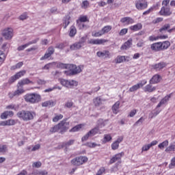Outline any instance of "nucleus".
I'll use <instances>...</instances> for the list:
<instances>
[{
    "mask_svg": "<svg viewBox=\"0 0 175 175\" xmlns=\"http://www.w3.org/2000/svg\"><path fill=\"white\" fill-rule=\"evenodd\" d=\"M25 102L29 103H38L40 102L41 97L37 93L27 94L24 96Z\"/></svg>",
    "mask_w": 175,
    "mask_h": 175,
    "instance_id": "7ed1b4c3",
    "label": "nucleus"
},
{
    "mask_svg": "<svg viewBox=\"0 0 175 175\" xmlns=\"http://www.w3.org/2000/svg\"><path fill=\"white\" fill-rule=\"evenodd\" d=\"M165 152H174L175 151V142L172 143L170 144L168 147L166 148L165 149Z\"/></svg>",
    "mask_w": 175,
    "mask_h": 175,
    "instance_id": "473e14b6",
    "label": "nucleus"
},
{
    "mask_svg": "<svg viewBox=\"0 0 175 175\" xmlns=\"http://www.w3.org/2000/svg\"><path fill=\"white\" fill-rule=\"evenodd\" d=\"M120 101H117L113 105L112 110H113V113H114V114L118 113V109H120Z\"/></svg>",
    "mask_w": 175,
    "mask_h": 175,
    "instance_id": "7c9ffc66",
    "label": "nucleus"
},
{
    "mask_svg": "<svg viewBox=\"0 0 175 175\" xmlns=\"http://www.w3.org/2000/svg\"><path fill=\"white\" fill-rule=\"evenodd\" d=\"M5 109H7V110H14L15 111H17V110L20 109V105L16 104H10L6 106Z\"/></svg>",
    "mask_w": 175,
    "mask_h": 175,
    "instance_id": "c756f323",
    "label": "nucleus"
},
{
    "mask_svg": "<svg viewBox=\"0 0 175 175\" xmlns=\"http://www.w3.org/2000/svg\"><path fill=\"white\" fill-rule=\"evenodd\" d=\"M86 145L88 146V147H90V148H95V147L100 146L95 142H88L86 144Z\"/></svg>",
    "mask_w": 175,
    "mask_h": 175,
    "instance_id": "6e6d98bb",
    "label": "nucleus"
},
{
    "mask_svg": "<svg viewBox=\"0 0 175 175\" xmlns=\"http://www.w3.org/2000/svg\"><path fill=\"white\" fill-rule=\"evenodd\" d=\"M86 40L87 36L82 37L79 42L70 45V50H80V49L84 46V43H85Z\"/></svg>",
    "mask_w": 175,
    "mask_h": 175,
    "instance_id": "39448f33",
    "label": "nucleus"
},
{
    "mask_svg": "<svg viewBox=\"0 0 175 175\" xmlns=\"http://www.w3.org/2000/svg\"><path fill=\"white\" fill-rule=\"evenodd\" d=\"M109 40L105 39H90L88 41L90 44H105V43H107Z\"/></svg>",
    "mask_w": 175,
    "mask_h": 175,
    "instance_id": "a211bd4d",
    "label": "nucleus"
},
{
    "mask_svg": "<svg viewBox=\"0 0 175 175\" xmlns=\"http://www.w3.org/2000/svg\"><path fill=\"white\" fill-rule=\"evenodd\" d=\"M171 96L172 95L170 94L165 96L161 100L159 103L157 105V107H161V106H163V105H167L169 99H170Z\"/></svg>",
    "mask_w": 175,
    "mask_h": 175,
    "instance_id": "4be33fe9",
    "label": "nucleus"
},
{
    "mask_svg": "<svg viewBox=\"0 0 175 175\" xmlns=\"http://www.w3.org/2000/svg\"><path fill=\"white\" fill-rule=\"evenodd\" d=\"M101 31H103V35L105 33H109L111 31V26L107 25L102 28Z\"/></svg>",
    "mask_w": 175,
    "mask_h": 175,
    "instance_id": "ea45409f",
    "label": "nucleus"
},
{
    "mask_svg": "<svg viewBox=\"0 0 175 175\" xmlns=\"http://www.w3.org/2000/svg\"><path fill=\"white\" fill-rule=\"evenodd\" d=\"M142 28H143V25H142V23H137L136 25L129 27V29H131V31H133V32L140 31Z\"/></svg>",
    "mask_w": 175,
    "mask_h": 175,
    "instance_id": "bb28decb",
    "label": "nucleus"
},
{
    "mask_svg": "<svg viewBox=\"0 0 175 175\" xmlns=\"http://www.w3.org/2000/svg\"><path fill=\"white\" fill-rule=\"evenodd\" d=\"M75 140L74 139H70L68 142H64L61 145L58 146V148H64V147H69V146H72L74 144Z\"/></svg>",
    "mask_w": 175,
    "mask_h": 175,
    "instance_id": "c85d7f7f",
    "label": "nucleus"
},
{
    "mask_svg": "<svg viewBox=\"0 0 175 175\" xmlns=\"http://www.w3.org/2000/svg\"><path fill=\"white\" fill-rule=\"evenodd\" d=\"M169 146V141L167 139L165 140L164 142H163L162 143H160L158 145L159 148H160V150H163V148H165V147H167Z\"/></svg>",
    "mask_w": 175,
    "mask_h": 175,
    "instance_id": "c9c22d12",
    "label": "nucleus"
},
{
    "mask_svg": "<svg viewBox=\"0 0 175 175\" xmlns=\"http://www.w3.org/2000/svg\"><path fill=\"white\" fill-rule=\"evenodd\" d=\"M148 7V3L146 0H137L135 1V8L137 10H144Z\"/></svg>",
    "mask_w": 175,
    "mask_h": 175,
    "instance_id": "6e6552de",
    "label": "nucleus"
},
{
    "mask_svg": "<svg viewBox=\"0 0 175 175\" xmlns=\"http://www.w3.org/2000/svg\"><path fill=\"white\" fill-rule=\"evenodd\" d=\"M14 116V112L13 111H5L1 115V120H6L8 117H13Z\"/></svg>",
    "mask_w": 175,
    "mask_h": 175,
    "instance_id": "b1692460",
    "label": "nucleus"
},
{
    "mask_svg": "<svg viewBox=\"0 0 175 175\" xmlns=\"http://www.w3.org/2000/svg\"><path fill=\"white\" fill-rule=\"evenodd\" d=\"M25 73H27V71H25V70H23L17 72L16 75H14V76L16 78V80H18V79H21V77L25 76Z\"/></svg>",
    "mask_w": 175,
    "mask_h": 175,
    "instance_id": "e433bc0d",
    "label": "nucleus"
},
{
    "mask_svg": "<svg viewBox=\"0 0 175 175\" xmlns=\"http://www.w3.org/2000/svg\"><path fill=\"white\" fill-rule=\"evenodd\" d=\"M97 57L98 58H111V54L110 53V51L107 50H104L103 51H99L96 53Z\"/></svg>",
    "mask_w": 175,
    "mask_h": 175,
    "instance_id": "4468645a",
    "label": "nucleus"
},
{
    "mask_svg": "<svg viewBox=\"0 0 175 175\" xmlns=\"http://www.w3.org/2000/svg\"><path fill=\"white\" fill-rule=\"evenodd\" d=\"M106 172V168L105 167H101L97 172L96 175H103V173Z\"/></svg>",
    "mask_w": 175,
    "mask_h": 175,
    "instance_id": "4d7b16f0",
    "label": "nucleus"
},
{
    "mask_svg": "<svg viewBox=\"0 0 175 175\" xmlns=\"http://www.w3.org/2000/svg\"><path fill=\"white\" fill-rule=\"evenodd\" d=\"M36 116L35 112L31 111L21 110L17 112L16 116L23 121H31Z\"/></svg>",
    "mask_w": 175,
    "mask_h": 175,
    "instance_id": "f03ea898",
    "label": "nucleus"
},
{
    "mask_svg": "<svg viewBox=\"0 0 175 175\" xmlns=\"http://www.w3.org/2000/svg\"><path fill=\"white\" fill-rule=\"evenodd\" d=\"M146 118L144 117H141L134 124L133 126H139V125H142L143 122H144V120Z\"/></svg>",
    "mask_w": 175,
    "mask_h": 175,
    "instance_id": "09e8293b",
    "label": "nucleus"
},
{
    "mask_svg": "<svg viewBox=\"0 0 175 175\" xmlns=\"http://www.w3.org/2000/svg\"><path fill=\"white\" fill-rule=\"evenodd\" d=\"M59 81L62 84V85H63V87H66L67 88L69 87V80L59 79Z\"/></svg>",
    "mask_w": 175,
    "mask_h": 175,
    "instance_id": "a19ab883",
    "label": "nucleus"
},
{
    "mask_svg": "<svg viewBox=\"0 0 175 175\" xmlns=\"http://www.w3.org/2000/svg\"><path fill=\"white\" fill-rule=\"evenodd\" d=\"M83 128V124H78L74 127H72L70 130V132H79L80 129Z\"/></svg>",
    "mask_w": 175,
    "mask_h": 175,
    "instance_id": "49530a36",
    "label": "nucleus"
},
{
    "mask_svg": "<svg viewBox=\"0 0 175 175\" xmlns=\"http://www.w3.org/2000/svg\"><path fill=\"white\" fill-rule=\"evenodd\" d=\"M151 84H153V83H149L144 88V92L151 93V92H154V91H157V87L152 86V85Z\"/></svg>",
    "mask_w": 175,
    "mask_h": 175,
    "instance_id": "5701e85b",
    "label": "nucleus"
},
{
    "mask_svg": "<svg viewBox=\"0 0 175 175\" xmlns=\"http://www.w3.org/2000/svg\"><path fill=\"white\" fill-rule=\"evenodd\" d=\"M23 65H24V63H23V62H18L15 66H12L11 69L12 70H14L15 69H20V68H21Z\"/></svg>",
    "mask_w": 175,
    "mask_h": 175,
    "instance_id": "5fc2aeb1",
    "label": "nucleus"
},
{
    "mask_svg": "<svg viewBox=\"0 0 175 175\" xmlns=\"http://www.w3.org/2000/svg\"><path fill=\"white\" fill-rule=\"evenodd\" d=\"M131 57L129 56L118 55L115 59L116 64H122V62H129Z\"/></svg>",
    "mask_w": 175,
    "mask_h": 175,
    "instance_id": "dca6fc26",
    "label": "nucleus"
},
{
    "mask_svg": "<svg viewBox=\"0 0 175 175\" xmlns=\"http://www.w3.org/2000/svg\"><path fill=\"white\" fill-rule=\"evenodd\" d=\"M17 122L14 119H9L5 121H0V126H13L16 125Z\"/></svg>",
    "mask_w": 175,
    "mask_h": 175,
    "instance_id": "2eb2a0df",
    "label": "nucleus"
},
{
    "mask_svg": "<svg viewBox=\"0 0 175 175\" xmlns=\"http://www.w3.org/2000/svg\"><path fill=\"white\" fill-rule=\"evenodd\" d=\"M118 147H120V144H118V142H116V141L113 143H112L111 144L112 150H118Z\"/></svg>",
    "mask_w": 175,
    "mask_h": 175,
    "instance_id": "69168bd1",
    "label": "nucleus"
},
{
    "mask_svg": "<svg viewBox=\"0 0 175 175\" xmlns=\"http://www.w3.org/2000/svg\"><path fill=\"white\" fill-rule=\"evenodd\" d=\"M166 66V63L165 62H160L154 65V69L157 70H161L163 69Z\"/></svg>",
    "mask_w": 175,
    "mask_h": 175,
    "instance_id": "72a5a7b5",
    "label": "nucleus"
},
{
    "mask_svg": "<svg viewBox=\"0 0 175 175\" xmlns=\"http://www.w3.org/2000/svg\"><path fill=\"white\" fill-rule=\"evenodd\" d=\"M151 148V146L149 144L144 145L142 148V152H144V151H148Z\"/></svg>",
    "mask_w": 175,
    "mask_h": 175,
    "instance_id": "680f3d73",
    "label": "nucleus"
},
{
    "mask_svg": "<svg viewBox=\"0 0 175 175\" xmlns=\"http://www.w3.org/2000/svg\"><path fill=\"white\" fill-rule=\"evenodd\" d=\"M14 96H17L15 91L10 92L8 93V98H10V99H13V98H14Z\"/></svg>",
    "mask_w": 175,
    "mask_h": 175,
    "instance_id": "338daca9",
    "label": "nucleus"
},
{
    "mask_svg": "<svg viewBox=\"0 0 175 175\" xmlns=\"http://www.w3.org/2000/svg\"><path fill=\"white\" fill-rule=\"evenodd\" d=\"M78 84H79V82L75 80L68 81V88H72V87H77Z\"/></svg>",
    "mask_w": 175,
    "mask_h": 175,
    "instance_id": "37998d69",
    "label": "nucleus"
},
{
    "mask_svg": "<svg viewBox=\"0 0 175 175\" xmlns=\"http://www.w3.org/2000/svg\"><path fill=\"white\" fill-rule=\"evenodd\" d=\"M64 118V115L62 114H59V115H55V116L53 119V122H58L59 120H62Z\"/></svg>",
    "mask_w": 175,
    "mask_h": 175,
    "instance_id": "8fccbe9b",
    "label": "nucleus"
},
{
    "mask_svg": "<svg viewBox=\"0 0 175 175\" xmlns=\"http://www.w3.org/2000/svg\"><path fill=\"white\" fill-rule=\"evenodd\" d=\"M59 129L60 133H65L68 129H69V122H66V120H62L59 124Z\"/></svg>",
    "mask_w": 175,
    "mask_h": 175,
    "instance_id": "9d476101",
    "label": "nucleus"
},
{
    "mask_svg": "<svg viewBox=\"0 0 175 175\" xmlns=\"http://www.w3.org/2000/svg\"><path fill=\"white\" fill-rule=\"evenodd\" d=\"M169 28H170V25L165 24L159 29V31L161 32L162 33H163V32H165V31H167V29H169Z\"/></svg>",
    "mask_w": 175,
    "mask_h": 175,
    "instance_id": "603ef678",
    "label": "nucleus"
},
{
    "mask_svg": "<svg viewBox=\"0 0 175 175\" xmlns=\"http://www.w3.org/2000/svg\"><path fill=\"white\" fill-rule=\"evenodd\" d=\"M171 96L172 95L170 94L165 96L161 100L159 103L157 105V107H161V106H163V105H167L169 99H170Z\"/></svg>",
    "mask_w": 175,
    "mask_h": 175,
    "instance_id": "412c9836",
    "label": "nucleus"
},
{
    "mask_svg": "<svg viewBox=\"0 0 175 175\" xmlns=\"http://www.w3.org/2000/svg\"><path fill=\"white\" fill-rule=\"evenodd\" d=\"M103 35L104 34L102 30H100L98 31H94L92 33V36H94V38H100V36Z\"/></svg>",
    "mask_w": 175,
    "mask_h": 175,
    "instance_id": "de8ad7c7",
    "label": "nucleus"
},
{
    "mask_svg": "<svg viewBox=\"0 0 175 175\" xmlns=\"http://www.w3.org/2000/svg\"><path fill=\"white\" fill-rule=\"evenodd\" d=\"M76 33H77V29H76V27L74 25L71 26L70 28L69 36L73 38Z\"/></svg>",
    "mask_w": 175,
    "mask_h": 175,
    "instance_id": "f704fd0d",
    "label": "nucleus"
},
{
    "mask_svg": "<svg viewBox=\"0 0 175 175\" xmlns=\"http://www.w3.org/2000/svg\"><path fill=\"white\" fill-rule=\"evenodd\" d=\"M106 124H107V120L100 119L98 121V125L99 128H103V126H106Z\"/></svg>",
    "mask_w": 175,
    "mask_h": 175,
    "instance_id": "a18cd8bd",
    "label": "nucleus"
},
{
    "mask_svg": "<svg viewBox=\"0 0 175 175\" xmlns=\"http://www.w3.org/2000/svg\"><path fill=\"white\" fill-rule=\"evenodd\" d=\"M132 38L129 39L123 45H122L120 49L122 50H127V49H130L131 46H132Z\"/></svg>",
    "mask_w": 175,
    "mask_h": 175,
    "instance_id": "cd10ccee",
    "label": "nucleus"
},
{
    "mask_svg": "<svg viewBox=\"0 0 175 175\" xmlns=\"http://www.w3.org/2000/svg\"><path fill=\"white\" fill-rule=\"evenodd\" d=\"M174 166H175V157L172 159L171 163L169 165V167H170V169H173V167H174Z\"/></svg>",
    "mask_w": 175,
    "mask_h": 175,
    "instance_id": "774afa93",
    "label": "nucleus"
},
{
    "mask_svg": "<svg viewBox=\"0 0 175 175\" xmlns=\"http://www.w3.org/2000/svg\"><path fill=\"white\" fill-rule=\"evenodd\" d=\"M90 6V2L88 1H83L82 2L81 8L82 9H87Z\"/></svg>",
    "mask_w": 175,
    "mask_h": 175,
    "instance_id": "052dcab7",
    "label": "nucleus"
},
{
    "mask_svg": "<svg viewBox=\"0 0 175 175\" xmlns=\"http://www.w3.org/2000/svg\"><path fill=\"white\" fill-rule=\"evenodd\" d=\"M2 36L6 39V40H10L13 38V29L7 27L2 31Z\"/></svg>",
    "mask_w": 175,
    "mask_h": 175,
    "instance_id": "1a4fd4ad",
    "label": "nucleus"
},
{
    "mask_svg": "<svg viewBox=\"0 0 175 175\" xmlns=\"http://www.w3.org/2000/svg\"><path fill=\"white\" fill-rule=\"evenodd\" d=\"M93 103L95 106H100L102 105V98L100 97H96L93 99Z\"/></svg>",
    "mask_w": 175,
    "mask_h": 175,
    "instance_id": "4c0bfd02",
    "label": "nucleus"
},
{
    "mask_svg": "<svg viewBox=\"0 0 175 175\" xmlns=\"http://www.w3.org/2000/svg\"><path fill=\"white\" fill-rule=\"evenodd\" d=\"M28 84H33V82L29 80L28 78L23 79L18 82L16 85L17 88L24 87V85H28Z\"/></svg>",
    "mask_w": 175,
    "mask_h": 175,
    "instance_id": "f3484780",
    "label": "nucleus"
},
{
    "mask_svg": "<svg viewBox=\"0 0 175 175\" xmlns=\"http://www.w3.org/2000/svg\"><path fill=\"white\" fill-rule=\"evenodd\" d=\"M65 67L70 69L69 71H65V73H66V75H70L72 76H73V75H77L79 73H81V72L83 70V66H77L74 64H67Z\"/></svg>",
    "mask_w": 175,
    "mask_h": 175,
    "instance_id": "20e7f679",
    "label": "nucleus"
},
{
    "mask_svg": "<svg viewBox=\"0 0 175 175\" xmlns=\"http://www.w3.org/2000/svg\"><path fill=\"white\" fill-rule=\"evenodd\" d=\"M120 23L124 25V27H128V25L135 24V19L129 16H126L120 19Z\"/></svg>",
    "mask_w": 175,
    "mask_h": 175,
    "instance_id": "ddd939ff",
    "label": "nucleus"
},
{
    "mask_svg": "<svg viewBox=\"0 0 175 175\" xmlns=\"http://www.w3.org/2000/svg\"><path fill=\"white\" fill-rule=\"evenodd\" d=\"M16 80H17V79L16 78V76L14 75L8 79V82L7 83H4V85L5 87H7V85H11V84H13Z\"/></svg>",
    "mask_w": 175,
    "mask_h": 175,
    "instance_id": "58836bf2",
    "label": "nucleus"
},
{
    "mask_svg": "<svg viewBox=\"0 0 175 175\" xmlns=\"http://www.w3.org/2000/svg\"><path fill=\"white\" fill-rule=\"evenodd\" d=\"M64 29H66L70 24V16L67 15L64 17Z\"/></svg>",
    "mask_w": 175,
    "mask_h": 175,
    "instance_id": "c03bdc74",
    "label": "nucleus"
},
{
    "mask_svg": "<svg viewBox=\"0 0 175 175\" xmlns=\"http://www.w3.org/2000/svg\"><path fill=\"white\" fill-rule=\"evenodd\" d=\"M168 47H170V42L163 41L154 42L150 44V49L152 51L158 53V51H163V50H167Z\"/></svg>",
    "mask_w": 175,
    "mask_h": 175,
    "instance_id": "f257e3e1",
    "label": "nucleus"
},
{
    "mask_svg": "<svg viewBox=\"0 0 175 175\" xmlns=\"http://www.w3.org/2000/svg\"><path fill=\"white\" fill-rule=\"evenodd\" d=\"M111 139V135H110L109 134H105L104 135V139L103 141V143H109V142H110Z\"/></svg>",
    "mask_w": 175,
    "mask_h": 175,
    "instance_id": "3c124183",
    "label": "nucleus"
},
{
    "mask_svg": "<svg viewBox=\"0 0 175 175\" xmlns=\"http://www.w3.org/2000/svg\"><path fill=\"white\" fill-rule=\"evenodd\" d=\"M24 92H25V90H24V88L20 87L18 88V89L16 90H15V94L16 95V96H20V95H23V94H24Z\"/></svg>",
    "mask_w": 175,
    "mask_h": 175,
    "instance_id": "79ce46f5",
    "label": "nucleus"
},
{
    "mask_svg": "<svg viewBox=\"0 0 175 175\" xmlns=\"http://www.w3.org/2000/svg\"><path fill=\"white\" fill-rule=\"evenodd\" d=\"M57 102L55 100H50L44 103L45 107H53L55 106Z\"/></svg>",
    "mask_w": 175,
    "mask_h": 175,
    "instance_id": "2f4dec72",
    "label": "nucleus"
},
{
    "mask_svg": "<svg viewBox=\"0 0 175 175\" xmlns=\"http://www.w3.org/2000/svg\"><path fill=\"white\" fill-rule=\"evenodd\" d=\"M8 151V146L0 145V154H5Z\"/></svg>",
    "mask_w": 175,
    "mask_h": 175,
    "instance_id": "864d4df0",
    "label": "nucleus"
},
{
    "mask_svg": "<svg viewBox=\"0 0 175 175\" xmlns=\"http://www.w3.org/2000/svg\"><path fill=\"white\" fill-rule=\"evenodd\" d=\"M5 59H6V55L2 51H0V62H3Z\"/></svg>",
    "mask_w": 175,
    "mask_h": 175,
    "instance_id": "bf43d9fd",
    "label": "nucleus"
},
{
    "mask_svg": "<svg viewBox=\"0 0 175 175\" xmlns=\"http://www.w3.org/2000/svg\"><path fill=\"white\" fill-rule=\"evenodd\" d=\"M98 133H99V127H94L82 137L81 142H87L89 137H92V136H95V135H98Z\"/></svg>",
    "mask_w": 175,
    "mask_h": 175,
    "instance_id": "423d86ee",
    "label": "nucleus"
},
{
    "mask_svg": "<svg viewBox=\"0 0 175 175\" xmlns=\"http://www.w3.org/2000/svg\"><path fill=\"white\" fill-rule=\"evenodd\" d=\"M58 131H59V126L58 124L57 125H55L53 127H52L50 129V132H52V133L58 132Z\"/></svg>",
    "mask_w": 175,
    "mask_h": 175,
    "instance_id": "13d9d810",
    "label": "nucleus"
},
{
    "mask_svg": "<svg viewBox=\"0 0 175 175\" xmlns=\"http://www.w3.org/2000/svg\"><path fill=\"white\" fill-rule=\"evenodd\" d=\"M172 11L170 8L163 6L159 12L160 16H171Z\"/></svg>",
    "mask_w": 175,
    "mask_h": 175,
    "instance_id": "6ab92c4d",
    "label": "nucleus"
},
{
    "mask_svg": "<svg viewBox=\"0 0 175 175\" xmlns=\"http://www.w3.org/2000/svg\"><path fill=\"white\" fill-rule=\"evenodd\" d=\"M54 51H55V50L54 49V47L51 46L49 47L46 53L44 54V59H51V55H53V54H54Z\"/></svg>",
    "mask_w": 175,
    "mask_h": 175,
    "instance_id": "aec40b11",
    "label": "nucleus"
},
{
    "mask_svg": "<svg viewBox=\"0 0 175 175\" xmlns=\"http://www.w3.org/2000/svg\"><path fill=\"white\" fill-rule=\"evenodd\" d=\"M88 161V158L87 157H79L73 159L71 161L72 165L74 166H80V165H83V163H85V162Z\"/></svg>",
    "mask_w": 175,
    "mask_h": 175,
    "instance_id": "0eeeda50",
    "label": "nucleus"
},
{
    "mask_svg": "<svg viewBox=\"0 0 175 175\" xmlns=\"http://www.w3.org/2000/svg\"><path fill=\"white\" fill-rule=\"evenodd\" d=\"M124 152H122L113 155L109 160V164L113 165V163H116L117 161L119 162V163H121V159L122 158V157H124Z\"/></svg>",
    "mask_w": 175,
    "mask_h": 175,
    "instance_id": "f8f14e48",
    "label": "nucleus"
},
{
    "mask_svg": "<svg viewBox=\"0 0 175 175\" xmlns=\"http://www.w3.org/2000/svg\"><path fill=\"white\" fill-rule=\"evenodd\" d=\"M161 79L162 78L161 77V75H155L150 80L149 83H150V84H158V83H159V81H161Z\"/></svg>",
    "mask_w": 175,
    "mask_h": 175,
    "instance_id": "393cba45",
    "label": "nucleus"
},
{
    "mask_svg": "<svg viewBox=\"0 0 175 175\" xmlns=\"http://www.w3.org/2000/svg\"><path fill=\"white\" fill-rule=\"evenodd\" d=\"M146 84H147V80L144 79L139 83L131 87L129 91V92H135V91H137V90H139V88H142L144 85H146Z\"/></svg>",
    "mask_w": 175,
    "mask_h": 175,
    "instance_id": "9b49d317",
    "label": "nucleus"
},
{
    "mask_svg": "<svg viewBox=\"0 0 175 175\" xmlns=\"http://www.w3.org/2000/svg\"><path fill=\"white\" fill-rule=\"evenodd\" d=\"M148 40H150V42H155L157 40H159V36H149Z\"/></svg>",
    "mask_w": 175,
    "mask_h": 175,
    "instance_id": "e2e57ef3",
    "label": "nucleus"
},
{
    "mask_svg": "<svg viewBox=\"0 0 175 175\" xmlns=\"http://www.w3.org/2000/svg\"><path fill=\"white\" fill-rule=\"evenodd\" d=\"M36 42H37L36 40H34L33 41H30V42H27L25 44L19 46L17 48V50H18V51H23V50H25V49H27V47H28L29 46H31V44H34V43H36Z\"/></svg>",
    "mask_w": 175,
    "mask_h": 175,
    "instance_id": "a878e982",
    "label": "nucleus"
},
{
    "mask_svg": "<svg viewBox=\"0 0 175 175\" xmlns=\"http://www.w3.org/2000/svg\"><path fill=\"white\" fill-rule=\"evenodd\" d=\"M126 33H128V29L126 28L121 29L120 31L119 32L120 36H124V35H126Z\"/></svg>",
    "mask_w": 175,
    "mask_h": 175,
    "instance_id": "0e129e2a",
    "label": "nucleus"
}]
</instances>
